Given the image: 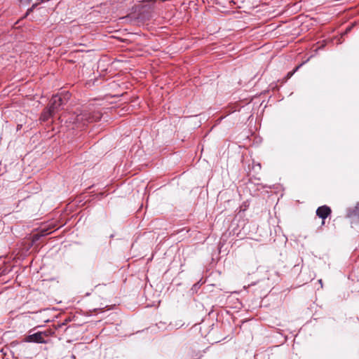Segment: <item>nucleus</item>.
Returning a JSON list of instances; mask_svg holds the SVG:
<instances>
[{"mask_svg": "<svg viewBox=\"0 0 359 359\" xmlns=\"http://www.w3.org/2000/svg\"><path fill=\"white\" fill-rule=\"evenodd\" d=\"M101 118V114L99 111L91 113L88 111H83L76 114L75 123L86 125L88 123L97 121Z\"/></svg>", "mask_w": 359, "mask_h": 359, "instance_id": "obj_1", "label": "nucleus"}, {"mask_svg": "<svg viewBox=\"0 0 359 359\" xmlns=\"http://www.w3.org/2000/svg\"><path fill=\"white\" fill-rule=\"evenodd\" d=\"M65 104L63 98L61 97V95H53L50 101V106L49 108L57 112L61 106H62Z\"/></svg>", "mask_w": 359, "mask_h": 359, "instance_id": "obj_2", "label": "nucleus"}, {"mask_svg": "<svg viewBox=\"0 0 359 359\" xmlns=\"http://www.w3.org/2000/svg\"><path fill=\"white\" fill-rule=\"evenodd\" d=\"M45 337L46 335L43 332H39L29 335L27 337V341L29 342L45 343Z\"/></svg>", "mask_w": 359, "mask_h": 359, "instance_id": "obj_3", "label": "nucleus"}, {"mask_svg": "<svg viewBox=\"0 0 359 359\" xmlns=\"http://www.w3.org/2000/svg\"><path fill=\"white\" fill-rule=\"evenodd\" d=\"M331 213V209L327 205L319 207L316 210V215L323 219H326Z\"/></svg>", "mask_w": 359, "mask_h": 359, "instance_id": "obj_4", "label": "nucleus"}, {"mask_svg": "<svg viewBox=\"0 0 359 359\" xmlns=\"http://www.w3.org/2000/svg\"><path fill=\"white\" fill-rule=\"evenodd\" d=\"M55 112L52 111L49 107L45 110L41 115L40 120L42 121H46L50 117L53 116Z\"/></svg>", "mask_w": 359, "mask_h": 359, "instance_id": "obj_5", "label": "nucleus"}, {"mask_svg": "<svg viewBox=\"0 0 359 359\" xmlns=\"http://www.w3.org/2000/svg\"><path fill=\"white\" fill-rule=\"evenodd\" d=\"M348 217H353V216L359 217V203H357L353 209L348 210Z\"/></svg>", "mask_w": 359, "mask_h": 359, "instance_id": "obj_6", "label": "nucleus"}, {"mask_svg": "<svg viewBox=\"0 0 359 359\" xmlns=\"http://www.w3.org/2000/svg\"><path fill=\"white\" fill-rule=\"evenodd\" d=\"M32 0H20V1L22 3V4H29Z\"/></svg>", "mask_w": 359, "mask_h": 359, "instance_id": "obj_7", "label": "nucleus"}, {"mask_svg": "<svg viewBox=\"0 0 359 359\" xmlns=\"http://www.w3.org/2000/svg\"><path fill=\"white\" fill-rule=\"evenodd\" d=\"M318 282L320 283V284L321 285V287H323V283H322V280H319Z\"/></svg>", "mask_w": 359, "mask_h": 359, "instance_id": "obj_8", "label": "nucleus"}, {"mask_svg": "<svg viewBox=\"0 0 359 359\" xmlns=\"http://www.w3.org/2000/svg\"><path fill=\"white\" fill-rule=\"evenodd\" d=\"M292 74H293L292 72H289V73H288V74H287V76H292Z\"/></svg>", "mask_w": 359, "mask_h": 359, "instance_id": "obj_9", "label": "nucleus"}, {"mask_svg": "<svg viewBox=\"0 0 359 359\" xmlns=\"http://www.w3.org/2000/svg\"><path fill=\"white\" fill-rule=\"evenodd\" d=\"M63 100H64V102H65L67 100H68V97L63 98Z\"/></svg>", "mask_w": 359, "mask_h": 359, "instance_id": "obj_10", "label": "nucleus"}]
</instances>
